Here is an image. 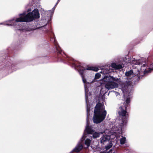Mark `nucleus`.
Segmentation results:
<instances>
[{"instance_id": "nucleus-1", "label": "nucleus", "mask_w": 153, "mask_h": 153, "mask_svg": "<svg viewBox=\"0 0 153 153\" xmlns=\"http://www.w3.org/2000/svg\"><path fill=\"white\" fill-rule=\"evenodd\" d=\"M127 105L125 104L124 106H120L118 110V113L120 116H122L123 118L122 119L121 122L119 123V128L116 126L115 131L110 136L106 134H103L100 138L101 143L104 144L108 141L111 139L116 138V140H118V138L122 135V130L126 125L128 120V114L126 111Z\"/></svg>"}, {"instance_id": "nucleus-2", "label": "nucleus", "mask_w": 153, "mask_h": 153, "mask_svg": "<svg viewBox=\"0 0 153 153\" xmlns=\"http://www.w3.org/2000/svg\"><path fill=\"white\" fill-rule=\"evenodd\" d=\"M25 12L19 15L20 17L16 19L15 20L14 19L10 20L7 22V24L5 25L15 26L16 27L17 24H15L18 22H30L32 21L34 18H38L39 17V14L38 9H35L31 13H28L25 15Z\"/></svg>"}, {"instance_id": "nucleus-3", "label": "nucleus", "mask_w": 153, "mask_h": 153, "mask_svg": "<svg viewBox=\"0 0 153 153\" xmlns=\"http://www.w3.org/2000/svg\"><path fill=\"white\" fill-rule=\"evenodd\" d=\"M94 113L93 121L94 123H98L102 121L107 114L104 105L99 102L97 103L95 108Z\"/></svg>"}, {"instance_id": "nucleus-4", "label": "nucleus", "mask_w": 153, "mask_h": 153, "mask_svg": "<svg viewBox=\"0 0 153 153\" xmlns=\"http://www.w3.org/2000/svg\"><path fill=\"white\" fill-rule=\"evenodd\" d=\"M100 81L101 85L104 84V82L107 83L105 85V87L107 89L110 90L118 87V84L116 82H118L120 80L118 78L106 75Z\"/></svg>"}, {"instance_id": "nucleus-5", "label": "nucleus", "mask_w": 153, "mask_h": 153, "mask_svg": "<svg viewBox=\"0 0 153 153\" xmlns=\"http://www.w3.org/2000/svg\"><path fill=\"white\" fill-rule=\"evenodd\" d=\"M92 70L95 71H97L99 69L97 68L94 67H87L86 69L82 67L80 68V67L79 68V74L80 75L82 79V80L83 82V83L84 84V88L85 90V101L86 102V105H87V93L86 92V87L85 85V84L86 83L89 84V83H91V82H87L86 79L84 78V76L83 75L84 72L85 71V70Z\"/></svg>"}, {"instance_id": "nucleus-6", "label": "nucleus", "mask_w": 153, "mask_h": 153, "mask_svg": "<svg viewBox=\"0 0 153 153\" xmlns=\"http://www.w3.org/2000/svg\"><path fill=\"white\" fill-rule=\"evenodd\" d=\"M89 110L88 108H87V118H86V123L87 124L85 127V132H86L88 134H92L93 137L94 138H97L99 137L100 133L99 132L95 131L92 129V127L91 126L89 125L88 121L89 120Z\"/></svg>"}, {"instance_id": "nucleus-7", "label": "nucleus", "mask_w": 153, "mask_h": 153, "mask_svg": "<svg viewBox=\"0 0 153 153\" xmlns=\"http://www.w3.org/2000/svg\"><path fill=\"white\" fill-rule=\"evenodd\" d=\"M151 67H153L151 68H147V65L143 64L141 67L139 69H137V71L136 73H135V74L137 75V76L140 78V74L141 72H143L144 74H146L147 73H149L152 70H153V64L151 65Z\"/></svg>"}, {"instance_id": "nucleus-8", "label": "nucleus", "mask_w": 153, "mask_h": 153, "mask_svg": "<svg viewBox=\"0 0 153 153\" xmlns=\"http://www.w3.org/2000/svg\"><path fill=\"white\" fill-rule=\"evenodd\" d=\"M131 83V82L130 81H126L125 82H122L120 83L121 89L123 93L128 87L130 85Z\"/></svg>"}, {"instance_id": "nucleus-9", "label": "nucleus", "mask_w": 153, "mask_h": 153, "mask_svg": "<svg viewBox=\"0 0 153 153\" xmlns=\"http://www.w3.org/2000/svg\"><path fill=\"white\" fill-rule=\"evenodd\" d=\"M84 137H86L85 136V133H84L83 135L80 140L78 144L76 146L75 149L72 151V152L74 151L76 152H79L82 149L83 147V146L82 145L80 144V143L82 141V139Z\"/></svg>"}, {"instance_id": "nucleus-10", "label": "nucleus", "mask_w": 153, "mask_h": 153, "mask_svg": "<svg viewBox=\"0 0 153 153\" xmlns=\"http://www.w3.org/2000/svg\"><path fill=\"white\" fill-rule=\"evenodd\" d=\"M134 72V73L133 72V70H131L126 72L125 74L126 76V78L128 79H131L134 76L137 77V75L135 74V73H136V72L135 71Z\"/></svg>"}, {"instance_id": "nucleus-11", "label": "nucleus", "mask_w": 153, "mask_h": 153, "mask_svg": "<svg viewBox=\"0 0 153 153\" xmlns=\"http://www.w3.org/2000/svg\"><path fill=\"white\" fill-rule=\"evenodd\" d=\"M111 66L112 68L116 70L121 69L123 67L122 65H117L114 63L111 64Z\"/></svg>"}, {"instance_id": "nucleus-12", "label": "nucleus", "mask_w": 153, "mask_h": 153, "mask_svg": "<svg viewBox=\"0 0 153 153\" xmlns=\"http://www.w3.org/2000/svg\"><path fill=\"white\" fill-rule=\"evenodd\" d=\"M132 64L135 65H137L135 67V68H138V66L140 65L141 64V62L140 60H133L131 62Z\"/></svg>"}, {"instance_id": "nucleus-13", "label": "nucleus", "mask_w": 153, "mask_h": 153, "mask_svg": "<svg viewBox=\"0 0 153 153\" xmlns=\"http://www.w3.org/2000/svg\"><path fill=\"white\" fill-rule=\"evenodd\" d=\"M91 143V140L90 139L88 138L86 139L85 141V143L86 146L85 147V148H88L90 146Z\"/></svg>"}, {"instance_id": "nucleus-14", "label": "nucleus", "mask_w": 153, "mask_h": 153, "mask_svg": "<svg viewBox=\"0 0 153 153\" xmlns=\"http://www.w3.org/2000/svg\"><path fill=\"white\" fill-rule=\"evenodd\" d=\"M122 138L120 140V143L121 144H123L125 143L126 141V138L125 137H124L122 136Z\"/></svg>"}, {"instance_id": "nucleus-15", "label": "nucleus", "mask_w": 153, "mask_h": 153, "mask_svg": "<svg viewBox=\"0 0 153 153\" xmlns=\"http://www.w3.org/2000/svg\"><path fill=\"white\" fill-rule=\"evenodd\" d=\"M112 145L113 144L111 142L109 143V144L105 147L106 151H107L109 149L112 147Z\"/></svg>"}, {"instance_id": "nucleus-16", "label": "nucleus", "mask_w": 153, "mask_h": 153, "mask_svg": "<svg viewBox=\"0 0 153 153\" xmlns=\"http://www.w3.org/2000/svg\"><path fill=\"white\" fill-rule=\"evenodd\" d=\"M108 72H109V70L108 69H103L102 70L101 73H102H102L104 74H106L108 73Z\"/></svg>"}, {"instance_id": "nucleus-17", "label": "nucleus", "mask_w": 153, "mask_h": 153, "mask_svg": "<svg viewBox=\"0 0 153 153\" xmlns=\"http://www.w3.org/2000/svg\"><path fill=\"white\" fill-rule=\"evenodd\" d=\"M101 76V75L99 73H97L95 76V79H99L100 76Z\"/></svg>"}, {"instance_id": "nucleus-18", "label": "nucleus", "mask_w": 153, "mask_h": 153, "mask_svg": "<svg viewBox=\"0 0 153 153\" xmlns=\"http://www.w3.org/2000/svg\"><path fill=\"white\" fill-rule=\"evenodd\" d=\"M60 0H58V1H57V2L56 3L55 6L53 8H52V10H53V11H54V10H55V7H56V6L57 5V4H58L59 2V1H60Z\"/></svg>"}, {"instance_id": "nucleus-19", "label": "nucleus", "mask_w": 153, "mask_h": 153, "mask_svg": "<svg viewBox=\"0 0 153 153\" xmlns=\"http://www.w3.org/2000/svg\"><path fill=\"white\" fill-rule=\"evenodd\" d=\"M130 99L129 98H127L126 101V104H129L130 102Z\"/></svg>"}, {"instance_id": "nucleus-20", "label": "nucleus", "mask_w": 153, "mask_h": 153, "mask_svg": "<svg viewBox=\"0 0 153 153\" xmlns=\"http://www.w3.org/2000/svg\"><path fill=\"white\" fill-rule=\"evenodd\" d=\"M57 50L58 51V53L60 54H62V51L59 50V49L57 48L56 46Z\"/></svg>"}, {"instance_id": "nucleus-21", "label": "nucleus", "mask_w": 153, "mask_h": 153, "mask_svg": "<svg viewBox=\"0 0 153 153\" xmlns=\"http://www.w3.org/2000/svg\"><path fill=\"white\" fill-rule=\"evenodd\" d=\"M125 152L129 153V151L128 149H125Z\"/></svg>"}, {"instance_id": "nucleus-22", "label": "nucleus", "mask_w": 153, "mask_h": 153, "mask_svg": "<svg viewBox=\"0 0 153 153\" xmlns=\"http://www.w3.org/2000/svg\"><path fill=\"white\" fill-rule=\"evenodd\" d=\"M100 153H108V152H105V151L103 152H100Z\"/></svg>"}, {"instance_id": "nucleus-23", "label": "nucleus", "mask_w": 153, "mask_h": 153, "mask_svg": "<svg viewBox=\"0 0 153 153\" xmlns=\"http://www.w3.org/2000/svg\"><path fill=\"white\" fill-rule=\"evenodd\" d=\"M31 10V9H28V12L30 11Z\"/></svg>"}, {"instance_id": "nucleus-24", "label": "nucleus", "mask_w": 153, "mask_h": 153, "mask_svg": "<svg viewBox=\"0 0 153 153\" xmlns=\"http://www.w3.org/2000/svg\"><path fill=\"white\" fill-rule=\"evenodd\" d=\"M105 130L103 132H100V133H101V134H103V133H105Z\"/></svg>"}, {"instance_id": "nucleus-25", "label": "nucleus", "mask_w": 153, "mask_h": 153, "mask_svg": "<svg viewBox=\"0 0 153 153\" xmlns=\"http://www.w3.org/2000/svg\"><path fill=\"white\" fill-rule=\"evenodd\" d=\"M73 65H74V66H75V67L76 66V65L74 63H73Z\"/></svg>"}, {"instance_id": "nucleus-26", "label": "nucleus", "mask_w": 153, "mask_h": 153, "mask_svg": "<svg viewBox=\"0 0 153 153\" xmlns=\"http://www.w3.org/2000/svg\"><path fill=\"white\" fill-rule=\"evenodd\" d=\"M116 93L117 94H119L117 92H116Z\"/></svg>"}, {"instance_id": "nucleus-27", "label": "nucleus", "mask_w": 153, "mask_h": 153, "mask_svg": "<svg viewBox=\"0 0 153 153\" xmlns=\"http://www.w3.org/2000/svg\"><path fill=\"white\" fill-rule=\"evenodd\" d=\"M55 39H54V42H55Z\"/></svg>"}, {"instance_id": "nucleus-28", "label": "nucleus", "mask_w": 153, "mask_h": 153, "mask_svg": "<svg viewBox=\"0 0 153 153\" xmlns=\"http://www.w3.org/2000/svg\"><path fill=\"white\" fill-rule=\"evenodd\" d=\"M125 94H124V96H125Z\"/></svg>"}, {"instance_id": "nucleus-29", "label": "nucleus", "mask_w": 153, "mask_h": 153, "mask_svg": "<svg viewBox=\"0 0 153 153\" xmlns=\"http://www.w3.org/2000/svg\"><path fill=\"white\" fill-rule=\"evenodd\" d=\"M0 24H2V23H0Z\"/></svg>"}, {"instance_id": "nucleus-30", "label": "nucleus", "mask_w": 153, "mask_h": 153, "mask_svg": "<svg viewBox=\"0 0 153 153\" xmlns=\"http://www.w3.org/2000/svg\"><path fill=\"white\" fill-rule=\"evenodd\" d=\"M136 70V69L135 68V70H134V71H135Z\"/></svg>"}]
</instances>
